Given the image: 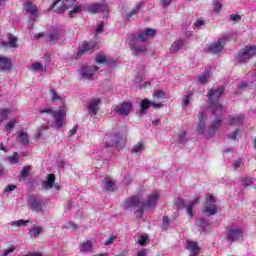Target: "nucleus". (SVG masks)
I'll return each mask as SVG.
<instances>
[{"label":"nucleus","instance_id":"nucleus-1","mask_svg":"<svg viewBox=\"0 0 256 256\" xmlns=\"http://www.w3.org/2000/svg\"><path fill=\"white\" fill-rule=\"evenodd\" d=\"M225 93V87L218 86L217 88H211L206 97H207V107L212 111V115H219V113H223L225 107L221 104V98Z\"/></svg>","mask_w":256,"mask_h":256},{"label":"nucleus","instance_id":"nucleus-2","mask_svg":"<svg viewBox=\"0 0 256 256\" xmlns=\"http://www.w3.org/2000/svg\"><path fill=\"white\" fill-rule=\"evenodd\" d=\"M40 113L41 115H43V113L51 115L55 121L57 129H61V127H63V121L65 120V117H67V111L63 108H44L40 110Z\"/></svg>","mask_w":256,"mask_h":256},{"label":"nucleus","instance_id":"nucleus-3","mask_svg":"<svg viewBox=\"0 0 256 256\" xmlns=\"http://www.w3.org/2000/svg\"><path fill=\"white\" fill-rule=\"evenodd\" d=\"M217 198L213 196V194L208 193L205 196V201L203 203L202 213L207 217H211V215H217L219 211V207L217 206Z\"/></svg>","mask_w":256,"mask_h":256},{"label":"nucleus","instance_id":"nucleus-4","mask_svg":"<svg viewBox=\"0 0 256 256\" xmlns=\"http://www.w3.org/2000/svg\"><path fill=\"white\" fill-rule=\"evenodd\" d=\"M126 209H129L131 207H137L136 211L134 212V215L136 219H141L143 217V213L145 211V201L141 200V198L135 196L126 199Z\"/></svg>","mask_w":256,"mask_h":256},{"label":"nucleus","instance_id":"nucleus-5","mask_svg":"<svg viewBox=\"0 0 256 256\" xmlns=\"http://www.w3.org/2000/svg\"><path fill=\"white\" fill-rule=\"evenodd\" d=\"M255 55H256V46L255 45L246 46L238 54V61L239 63H247L249 59H251L252 57H255Z\"/></svg>","mask_w":256,"mask_h":256},{"label":"nucleus","instance_id":"nucleus-6","mask_svg":"<svg viewBox=\"0 0 256 256\" xmlns=\"http://www.w3.org/2000/svg\"><path fill=\"white\" fill-rule=\"evenodd\" d=\"M97 71H99V66L97 65H93V66H82L80 73H81V77L82 79H85L87 81H91V79H93V77H95V73H97Z\"/></svg>","mask_w":256,"mask_h":256},{"label":"nucleus","instance_id":"nucleus-7","mask_svg":"<svg viewBox=\"0 0 256 256\" xmlns=\"http://www.w3.org/2000/svg\"><path fill=\"white\" fill-rule=\"evenodd\" d=\"M28 203L32 211H35V213H43V202L41 200L37 199L33 195H30L28 197Z\"/></svg>","mask_w":256,"mask_h":256},{"label":"nucleus","instance_id":"nucleus-8","mask_svg":"<svg viewBox=\"0 0 256 256\" xmlns=\"http://www.w3.org/2000/svg\"><path fill=\"white\" fill-rule=\"evenodd\" d=\"M100 105H101L100 98L91 99L88 104V115H90L91 117H95L97 115V112L99 111Z\"/></svg>","mask_w":256,"mask_h":256},{"label":"nucleus","instance_id":"nucleus-9","mask_svg":"<svg viewBox=\"0 0 256 256\" xmlns=\"http://www.w3.org/2000/svg\"><path fill=\"white\" fill-rule=\"evenodd\" d=\"M155 33H157L156 29L147 28L144 32L135 36L134 39H137L138 41H140V43H145V41H148L149 38L155 37Z\"/></svg>","mask_w":256,"mask_h":256},{"label":"nucleus","instance_id":"nucleus-10","mask_svg":"<svg viewBox=\"0 0 256 256\" xmlns=\"http://www.w3.org/2000/svg\"><path fill=\"white\" fill-rule=\"evenodd\" d=\"M132 105L131 102H124L114 108L115 113L122 116H127L131 113Z\"/></svg>","mask_w":256,"mask_h":256},{"label":"nucleus","instance_id":"nucleus-11","mask_svg":"<svg viewBox=\"0 0 256 256\" xmlns=\"http://www.w3.org/2000/svg\"><path fill=\"white\" fill-rule=\"evenodd\" d=\"M96 245H97V240L92 238L91 240H86V241L82 242L79 245V249H80L81 253H89V252L93 251V248Z\"/></svg>","mask_w":256,"mask_h":256},{"label":"nucleus","instance_id":"nucleus-12","mask_svg":"<svg viewBox=\"0 0 256 256\" xmlns=\"http://www.w3.org/2000/svg\"><path fill=\"white\" fill-rule=\"evenodd\" d=\"M243 237V229H230L227 232V240L233 243V241H237L238 239H242Z\"/></svg>","mask_w":256,"mask_h":256},{"label":"nucleus","instance_id":"nucleus-13","mask_svg":"<svg viewBox=\"0 0 256 256\" xmlns=\"http://www.w3.org/2000/svg\"><path fill=\"white\" fill-rule=\"evenodd\" d=\"M224 45H225V39L224 38L218 39L217 42H214L209 45L208 51L210 53H215V54L221 53L223 51Z\"/></svg>","mask_w":256,"mask_h":256},{"label":"nucleus","instance_id":"nucleus-14","mask_svg":"<svg viewBox=\"0 0 256 256\" xmlns=\"http://www.w3.org/2000/svg\"><path fill=\"white\" fill-rule=\"evenodd\" d=\"M213 115H215L216 118L212 122L211 127L209 128V135L215 134L217 129H219L221 127V125H223V119H221V115H223V113H218V114H213Z\"/></svg>","mask_w":256,"mask_h":256},{"label":"nucleus","instance_id":"nucleus-15","mask_svg":"<svg viewBox=\"0 0 256 256\" xmlns=\"http://www.w3.org/2000/svg\"><path fill=\"white\" fill-rule=\"evenodd\" d=\"M95 61L98 65H111L113 67L117 65V60H109L107 56L101 53L96 54Z\"/></svg>","mask_w":256,"mask_h":256},{"label":"nucleus","instance_id":"nucleus-16","mask_svg":"<svg viewBox=\"0 0 256 256\" xmlns=\"http://www.w3.org/2000/svg\"><path fill=\"white\" fill-rule=\"evenodd\" d=\"M1 45L6 49H17V47H19V44L17 43V37L11 33L8 34V42H2Z\"/></svg>","mask_w":256,"mask_h":256},{"label":"nucleus","instance_id":"nucleus-17","mask_svg":"<svg viewBox=\"0 0 256 256\" xmlns=\"http://www.w3.org/2000/svg\"><path fill=\"white\" fill-rule=\"evenodd\" d=\"M95 47V43L84 42L82 47L78 50L77 55L81 57V55H85V53H93L95 51Z\"/></svg>","mask_w":256,"mask_h":256},{"label":"nucleus","instance_id":"nucleus-18","mask_svg":"<svg viewBox=\"0 0 256 256\" xmlns=\"http://www.w3.org/2000/svg\"><path fill=\"white\" fill-rule=\"evenodd\" d=\"M89 13L97 14L107 11V4L94 3L87 7Z\"/></svg>","mask_w":256,"mask_h":256},{"label":"nucleus","instance_id":"nucleus-19","mask_svg":"<svg viewBox=\"0 0 256 256\" xmlns=\"http://www.w3.org/2000/svg\"><path fill=\"white\" fill-rule=\"evenodd\" d=\"M229 125H241L245 117L241 114H231L228 116Z\"/></svg>","mask_w":256,"mask_h":256},{"label":"nucleus","instance_id":"nucleus-20","mask_svg":"<svg viewBox=\"0 0 256 256\" xmlns=\"http://www.w3.org/2000/svg\"><path fill=\"white\" fill-rule=\"evenodd\" d=\"M196 129L198 133H205V130L207 129V124L205 123V112L203 111L199 112V124Z\"/></svg>","mask_w":256,"mask_h":256},{"label":"nucleus","instance_id":"nucleus-21","mask_svg":"<svg viewBox=\"0 0 256 256\" xmlns=\"http://www.w3.org/2000/svg\"><path fill=\"white\" fill-rule=\"evenodd\" d=\"M157 201H159V193L154 192V193L148 195L146 205L149 209H151L157 205Z\"/></svg>","mask_w":256,"mask_h":256},{"label":"nucleus","instance_id":"nucleus-22","mask_svg":"<svg viewBox=\"0 0 256 256\" xmlns=\"http://www.w3.org/2000/svg\"><path fill=\"white\" fill-rule=\"evenodd\" d=\"M12 67V62L6 57L0 56V71H9Z\"/></svg>","mask_w":256,"mask_h":256},{"label":"nucleus","instance_id":"nucleus-23","mask_svg":"<svg viewBox=\"0 0 256 256\" xmlns=\"http://www.w3.org/2000/svg\"><path fill=\"white\" fill-rule=\"evenodd\" d=\"M25 10L27 11V13H30V15H37V12L39 11L37 5L33 4V2L31 1L26 2Z\"/></svg>","mask_w":256,"mask_h":256},{"label":"nucleus","instance_id":"nucleus-24","mask_svg":"<svg viewBox=\"0 0 256 256\" xmlns=\"http://www.w3.org/2000/svg\"><path fill=\"white\" fill-rule=\"evenodd\" d=\"M183 45H185V40L183 39L176 40L172 43L170 47V51H172L173 53H177V51L181 50Z\"/></svg>","mask_w":256,"mask_h":256},{"label":"nucleus","instance_id":"nucleus-25","mask_svg":"<svg viewBox=\"0 0 256 256\" xmlns=\"http://www.w3.org/2000/svg\"><path fill=\"white\" fill-rule=\"evenodd\" d=\"M132 51H134V55L135 57H139V55H141V53H147V47H140L137 46L135 43H132L130 45Z\"/></svg>","mask_w":256,"mask_h":256},{"label":"nucleus","instance_id":"nucleus-26","mask_svg":"<svg viewBox=\"0 0 256 256\" xmlns=\"http://www.w3.org/2000/svg\"><path fill=\"white\" fill-rule=\"evenodd\" d=\"M55 185V174H48L47 181L43 182L45 189H51Z\"/></svg>","mask_w":256,"mask_h":256},{"label":"nucleus","instance_id":"nucleus-27","mask_svg":"<svg viewBox=\"0 0 256 256\" xmlns=\"http://www.w3.org/2000/svg\"><path fill=\"white\" fill-rule=\"evenodd\" d=\"M29 171H31V166H24L20 172L18 181H26L27 177L29 176Z\"/></svg>","mask_w":256,"mask_h":256},{"label":"nucleus","instance_id":"nucleus-28","mask_svg":"<svg viewBox=\"0 0 256 256\" xmlns=\"http://www.w3.org/2000/svg\"><path fill=\"white\" fill-rule=\"evenodd\" d=\"M187 247L193 255H198L199 254V249L200 248H199V245H197V242H193V241L187 242Z\"/></svg>","mask_w":256,"mask_h":256},{"label":"nucleus","instance_id":"nucleus-29","mask_svg":"<svg viewBox=\"0 0 256 256\" xmlns=\"http://www.w3.org/2000/svg\"><path fill=\"white\" fill-rule=\"evenodd\" d=\"M104 181H105L107 191H110V192L115 191V182H113L111 177L106 176Z\"/></svg>","mask_w":256,"mask_h":256},{"label":"nucleus","instance_id":"nucleus-30","mask_svg":"<svg viewBox=\"0 0 256 256\" xmlns=\"http://www.w3.org/2000/svg\"><path fill=\"white\" fill-rule=\"evenodd\" d=\"M17 133L22 145H29V135L23 131H18Z\"/></svg>","mask_w":256,"mask_h":256},{"label":"nucleus","instance_id":"nucleus-31","mask_svg":"<svg viewBox=\"0 0 256 256\" xmlns=\"http://www.w3.org/2000/svg\"><path fill=\"white\" fill-rule=\"evenodd\" d=\"M240 183H241L242 187H245L247 189L248 187L253 186V184L255 182L253 181V178L245 177V178L240 179Z\"/></svg>","mask_w":256,"mask_h":256},{"label":"nucleus","instance_id":"nucleus-32","mask_svg":"<svg viewBox=\"0 0 256 256\" xmlns=\"http://www.w3.org/2000/svg\"><path fill=\"white\" fill-rule=\"evenodd\" d=\"M139 11H141V4H137L133 10H131L127 16L126 19L127 21H131V17L137 15L139 13Z\"/></svg>","mask_w":256,"mask_h":256},{"label":"nucleus","instance_id":"nucleus-33","mask_svg":"<svg viewBox=\"0 0 256 256\" xmlns=\"http://www.w3.org/2000/svg\"><path fill=\"white\" fill-rule=\"evenodd\" d=\"M9 113H11V110L6 108H0V121H7L9 118Z\"/></svg>","mask_w":256,"mask_h":256},{"label":"nucleus","instance_id":"nucleus-34","mask_svg":"<svg viewBox=\"0 0 256 256\" xmlns=\"http://www.w3.org/2000/svg\"><path fill=\"white\" fill-rule=\"evenodd\" d=\"M141 110L140 113L141 115H143V111H147V109H149V107H151V101H149L148 99H144L141 101Z\"/></svg>","mask_w":256,"mask_h":256},{"label":"nucleus","instance_id":"nucleus-35","mask_svg":"<svg viewBox=\"0 0 256 256\" xmlns=\"http://www.w3.org/2000/svg\"><path fill=\"white\" fill-rule=\"evenodd\" d=\"M81 11H83V6H75L72 10L68 12V15L70 19H73V17H75L77 13H81Z\"/></svg>","mask_w":256,"mask_h":256},{"label":"nucleus","instance_id":"nucleus-36","mask_svg":"<svg viewBox=\"0 0 256 256\" xmlns=\"http://www.w3.org/2000/svg\"><path fill=\"white\" fill-rule=\"evenodd\" d=\"M165 98H166L165 92H163L162 90H158L153 94L154 101H161V99H165Z\"/></svg>","mask_w":256,"mask_h":256},{"label":"nucleus","instance_id":"nucleus-37","mask_svg":"<svg viewBox=\"0 0 256 256\" xmlns=\"http://www.w3.org/2000/svg\"><path fill=\"white\" fill-rule=\"evenodd\" d=\"M169 225H170L169 216L164 215L162 219V226H161L162 231H167V229H169Z\"/></svg>","mask_w":256,"mask_h":256},{"label":"nucleus","instance_id":"nucleus-38","mask_svg":"<svg viewBox=\"0 0 256 256\" xmlns=\"http://www.w3.org/2000/svg\"><path fill=\"white\" fill-rule=\"evenodd\" d=\"M43 233V228L42 227H35L30 230V235L31 237H39Z\"/></svg>","mask_w":256,"mask_h":256},{"label":"nucleus","instance_id":"nucleus-39","mask_svg":"<svg viewBox=\"0 0 256 256\" xmlns=\"http://www.w3.org/2000/svg\"><path fill=\"white\" fill-rule=\"evenodd\" d=\"M185 201L181 198H177L174 201V207H176L177 209H185Z\"/></svg>","mask_w":256,"mask_h":256},{"label":"nucleus","instance_id":"nucleus-40","mask_svg":"<svg viewBox=\"0 0 256 256\" xmlns=\"http://www.w3.org/2000/svg\"><path fill=\"white\" fill-rule=\"evenodd\" d=\"M9 163H11L12 165L15 163H19V153L14 152L12 156H8L7 157Z\"/></svg>","mask_w":256,"mask_h":256},{"label":"nucleus","instance_id":"nucleus-41","mask_svg":"<svg viewBox=\"0 0 256 256\" xmlns=\"http://www.w3.org/2000/svg\"><path fill=\"white\" fill-rule=\"evenodd\" d=\"M195 206L193 205V203L188 202L187 205L185 206L186 208V213L189 217H194L195 213H193V208Z\"/></svg>","mask_w":256,"mask_h":256},{"label":"nucleus","instance_id":"nucleus-42","mask_svg":"<svg viewBox=\"0 0 256 256\" xmlns=\"http://www.w3.org/2000/svg\"><path fill=\"white\" fill-rule=\"evenodd\" d=\"M27 223H29V221L20 219V220L11 222V225L12 227H22L23 225H27Z\"/></svg>","mask_w":256,"mask_h":256},{"label":"nucleus","instance_id":"nucleus-43","mask_svg":"<svg viewBox=\"0 0 256 256\" xmlns=\"http://www.w3.org/2000/svg\"><path fill=\"white\" fill-rule=\"evenodd\" d=\"M31 69L32 71H45V68H43V64L39 62L33 63Z\"/></svg>","mask_w":256,"mask_h":256},{"label":"nucleus","instance_id":"nucleus-44","mask_svg":"<svg viewBox=\"0 0 256 256\" xmlns=\"http://www.w3.org/2000/svg\"><path fill=\"white\" fill-rule=\"evenodd\" d=\"M16 124H17V121L15 119L10 120L6 124V131H13V129H15Z\"/></svg>","mask_w":256,"mask_h":256},{"label":"nucleus","instance_id":"nucleus-45","mask_svg":"<svg viewBox=\"0 0 256 256\" xmlns=\"http://www.w3.org/2000/svg\"><path fill=\"white\" fill-rule=\"evenodd\" d=\"M209 77H211V73L207 72L204 75L199 76V82L202 84L207 83Z\"/></svg>","mask_w":256,"mask_h":256},{"label":"nucleus","instance_id":"nucleus-46","mask_svg":"<svg viewBox=\"0 0 256 256\" xmlns=\"http://www.w3.org/2000/svg\"><path fill=\"white\" fill-rule=\"evenodd\" d=\"M64 228L65 229H73V231H77V229H79V226L73 222H67L65 225H64Z\"/></svg>","mask_w":256,"mask_h":256},{"label":"nucleus","instance_id":"nucleus-47","mask_svg":"<svg viewBox=\"0 0 256 256\" xmlns=\"http://www.w3.org/2000/svg\"><path fill=\"white\" fill-rule=\"evenodd\" d=\"M149 239V236H145V235H141L138 237V243L139 245H141V247H143L146 243L147 240Z\"/></svg>","mask_w":256,"mask_h":256},{"label":"nucleus","instance_id":"nucleus-48","mask_svg":"<svg viewBox=\"0 0 256 256\" xmlns=\"http://www.w3.org/2000/svg\"><path fill=\"white\" fill-rule=\"evenodd\" d=\"M244 163H243V160L242 159H238L235 161V163L233 164V167L235 170L241 168V167H244Z\"/></svg>","mask_w":256,"mask_h":256},{"label":"nucleus","instance_id":"nucleus-49","mask_svg":"<svg viewBox=\"0 0 256 256\" xmlns=\"http://www.w3.org/2000/svg\"><path fill=\"white\" fill-rule=\"evenodd\" d=\"M15 189H17V186H15V184H9L5 187L4 192L11 193V191H15Z\"/></svg>","mask_w":256,"mask_h":256},{"label":"nucleus","instance_id":"nucleus-50","mask_svg":"<svg viewBox=\"0 0 256 256\" xmlns=\"http://www.w3.org/2000/svg\"><path fill=\"white\" fill-rule=\"evenodd\" d=\"M186 135H187V132H186V131H182V132H180V133L178 134V139H179L180 143H185V141H187V140L185 139Z\"/></svg>","mask_w":256,"mask_h":256},{"label":"nucleus","instance_id":"nucleus-51","mask_svg":"<svg viewBox=\"0 0 256 256\" xmlns=\"http://www.w3.org/2000/svg\"><path fill=\"white\" fill-rule=\"evenodd\" d=\"M57 39H59V32L55 31L52 34H50L49 41L53 42L57 41Z\"/></svg>","mask_w":256,"mask_h":256},{"label":"nucleus","instance_id":"nucleus-52","mask_svg":"<svg viewBox=\"0 0 256 256\" xmlns=\"http://www.w3.org/2000/svg\"><path fill=\"white\" fill-rule=\"evenodd\" d=\"M52 93V101H61V96L57 94L55 90H51Z\"/></svg>","mask_w":256,"mask_h":256},{"label":"nucleus","instance_id":"nucleus-53","mask_svg":"<svg viewBox=\"0 0 256 256\" xmlns=\"http://www.w3.org/2000/svg\"><path fill=\"white\" fill-rule=\"evenodd\" d=\"M134 153H139V151H143V143L139 142L135 145L133 149Z\"/></svg>","mask_w":256,"mask_h":256},{"label":"nucleus","instance_id":"nucleus-54","mask_svg":"<svg viewBox=\"0 0 256 256\" xmlns=\"http://www.w3.org/2000/svg\"><path fill=\"white\" fill-rule=\"evenodd\" d=\"M239 135V129H236L234 132L228 134V139H237Z\"/></svg>","mask_w":256,"mask_h":256},{"label":"nucleus","instance_id":"nucleus-55","mask_svg":"<svg viewBox=\"0 0 256 256\" xmlns=\"http://www.w3.org/2000/svg\"><path fill=\"white\" fill-rule=\"evenodd\" d=\"M57 13H65L67 11V4H61L60 7L56 9Z\"/></svg>","mask_w":256,"mask_h":256},{"label":"nucleus","instance_id":"nucleus-56","mask_svg":"<svg viewBox=\"0 0 256 256\" xmlns=\"http://www.w3.org/2000/svg\"><path fill=\"white\" fill-rule=\"evenodd\" d=\"M221 9H223V4H221V2H219V1L215 2L214 11H216V13H219V11H221Z\"/></svg>","mask_w":256,"mask_h":256},{"label":"nucleus","instance_id":"nucleus-57","mask_svg":"<svg viewBox=\"0 0 256 256\" xmlns=\"http://www.w3.org/2000/svg\"><path fill=\"white\" fill-rule=\"evenodd\" d=\"M15 249H16L15 246H11L10 248L5 249L2 256H7V255H9V253H13L15 251Z\"/></svg>","mask_w":256,"mask_h":256},{"label":"nucleus","instance_id":"nucleus-58","mask_svg":"<svg viewBox=\"0 0 256 256\" xmlns=\"http://www.w3.org/2000/svg\"><path fill=\"white\" fill-rule=\"evenodd\" d=\"M115 239H116L115 236H110L109 239L105 241L104 245L106 246L113 245Z\"/></svg>","mask_w":256,"mask_h":256},{"label":"nucleus","instance_id":"nucleus-59","mask_svg":"<svg viewBox=\"0 0 256 256\" xmlns=\"http://www.w3.org/2000/svg\"><path fill=\"white\" fill-rule=\"evenodd\" d=\"M191 98L189 96H185V98L182 101V107H187L189 105Z\"/></svg>","mask_w":256,"mask_h":256},{"label":"nucleus","instance_id":"nucleus-60","mask_svg":"<svg viewBox=\"0 0 256 256\" xmlns=\"http://www.w3.org/2000/svg\"><path fill=\"white\" fill-rule=\"evenodd\" d=\"M240 19H241V15L239 14L230 15V21H239Z\"/></svg>","mask_w":256,"mask_h":256},{"label":"nucleus","instance_id":"nucleus-61","mask_svg":"<svg viewBox=\"0 0 256 256\" xmlns=\"http://www.w3.org/2000/svg\"><path fill=\"white\" fill-rule=\"evenodd\" d=\"M151 106L154 109H161V107H163V104L161 102H159V103L151 102Z\"/></svg>","mask_w":256,"mask_h":256},{"label":"nucleus","instance_id":"nucleus-62","mask_svg":"<svg viewBox=\"0 0 256 256\" xmlns=\"http://www.w3.org/2000/svg\"><path fill=\"white\" fill-rule=\"evenodd\" d=\"M199 221H200L201 225H206L207 227H209V225H211L209 223V221H207V219H205V218H200Z\"/></svg>","mask_w":256,"mask_h":256},{"label":"nucleus","instance_id":"nucleus-63","mask_svg":"<svg viewBox=\"0 0 256 256\" xmlns=\"http://www.w3.org/2000/svg\"><path fill=\"white\" fill-rule=\"evenodd\" d=\"M104 24L100 23L96 28V33H103Z\"/></svg>","mask_w":256,"mask_h":256},{"label":"nucleus","instance_id":"nucleus-64","mask_svg":"<svg viewBox=\"0 0 256 256\" xmlns=\"http://www.w3.org/2000/svg\"><path fill=\"white\" fill-rule=\"evenodd\" d=\"M194 25L195 27H203V25H205V21L197 20Z\"/></svg>","mask_w":256,"mask_h":256}]
</instances>
